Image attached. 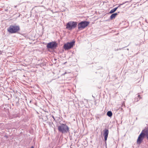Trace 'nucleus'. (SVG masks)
Masks as SVG:
<instances>
[{
    "instance_id": "nucleus-1",
    "label": "nucleus",
    "mask_w": 148,
    "mask_h": 148,
    "mask_svg": "<svg viewBox=\"0 0 148 148\" xmlns=\"http://www.w3.org/2000/svg\"><path fill=\"white\" fill-rule=\"evenodd\" d=\"M145 136H146L147 139L148 140V130L145 129L143 130L141 133L139 135L137 142L138 144H140L143 140Z\"/></svg>"
},
{
    "instance_id": "nucleus-2",
    "label": "nucleus",
    "mask_w": 148,
    "mask_h": 148,
    "mask_svg": "<svg viewBox=\"0 0 148 148\" xmlns=\"http://www.w3.org/2000/svg\"><path fill=\"white\" fill-rule=\"evenodd\" d=\"M20 30V26L16 24L11 25L8 29V31L11 34L17 33Z\"/></svg>"
},
{
    "instance_id": "nucleus-3",
    "label": "nucleus",
    "mask_w": 148,
    "mask_h": 148,
    "mask_svg": "<svg viewBox=\"0 0 148 148\" xmlns=\"http://www.w3.org/2000/svg\"><path fill=\"white\" fill-rule=\"evenodd\" d=\"M58 131L62 133H66L69 131V127L66 124H62L58 127Z\"/></svg>"
},
{
    "instance_id": "nucleus-4",
    "label": "nucleus",
    "mask_w": 148,
    "mask_h": 148,
    "mask_svg": "<svg viewBox=\"0 0 148 148\" xmlns=\"http://www.w3.org/2000/svg\"><path fill=\"white\" fill-rule=\"evenodd\" d=\"M77 22L70 21L66 25V28L69 30H71L72 29L75 28L77 25Z\"/></svg>"
},
{
    "instance_id": "nucleus-5",
    "label": "nucleus",
    "mask_w": 148,
    "mask_h": 148,
    "mask_svg": "<svg viewBox=\"0 0 148 148\" xmlns=\"http://www.w3.org/2000/svg\"><path fill=\"white\" fill-rule=\"evenodd\" d=\"M75 41H73L71 42H68L64 44V47L65 50H68L72 47L75 44Z\"/></svg>"
},
{
    "instance_id": "nucleus-6",
    "label": "nucleus",
    "mask_w": 148,
    "mask_h": 148,
    "mask_svg": "<svg viewBox=\"0 0 148 148\" xmlns=\"http://www.w3.org/2000/svg\"><path fill=\"white\" fill-rule=\"evenodd\" d=\"M57 46V43L55 42H52L48 43L47 45L48 49H53L56 48Z\"/></svg>"
},
{
    "instance_id": "nucleus-7",
    "label": "nucleus",
    "mask_w": 148,
    "mask_h": 148,
    "mask_svg": "<svg viewBox=\"0 0 148 148\" xmlns=\"http://www.w3.org/2000/svg\"><path fill=\"white\" fill-rule=\"evenodd\" d=\"M78 29L79 30H82L86 27L84 25V22L82 21L77 25Z\"/></svg>"
},
{
    "instance_id": "nucleus-8",
    "label": "nucleus",
    "mask_w": 148,
    "mask_h": 148,
    "mask_svg": "<svg viewBox=\"0 0 148 148\" xmlns=\"http://www.w3.org/2000/svg\"><path fill=\"white\" fill-rule=\"evenodd\" d=\"M103 135L104 136V140L105 142H106L107 140L108 134H109V130L108 129H105L103 130Z\"/></svg>"
},
{
    "instance_id": "nucleus-9",
    "label": "nucleus",
    "mask_w": 148,
    "mask_h": 148,
    "mask_svg": "<svg viewBox=\"0 0 148 148\" xmlns=\"http://www.w3.org/2000/svg\"><path fill=\"white\" fill-rule=\"evenodd\" d=\"M117 14L116 13L112 14L110 16V18H115Z\"/></svg>"
},
{
    "instance_id": "nucleus-10",
    "label": "nucleus",
    "mask_w": 148,
    "mask_h": 148,
    "mask_svg": "<svg viewBox=\"0 0 148 148\" xmlns=\"http://www.w3.org/2000/svg\"><path fill=\"white\" fill-rule=\"evenodd\" d=\"M112 113L111 111H108L107 113V115L110 117L112 116Z\"/></svg>"
},
{
    "instance_id": "nucleus-11",
    "label": "nucleus",
    "mask_w": 148,
    "mask_h": 148,
    "mask_svg": "<svg viewBox=\"0 0 148 148\" xmlns=\"http://www.w3.org/2000/svg\"><path fill=\"white\" fill-rule=\"evenodd\" d=\"M117 8H118V7H116V8H114L112 10H111L110 11V13L111 14V13H112L114 12L116 10Z\"/></svg>"
},
{
    "instance_id": "nucleus-12",
    "label": "nucleus",
    "mask_w": 148,
    "mask_h": 148,
    "mask_svg": "<svg viewBox=\"0 0 148 148\" xmlns=\"http://www.w3.org/2000/svg\"><path fill=\"white\" fill-rule=\"evenodd\" d=\"M84 25L86 27H87L89 24V22L86 21H84Z\"/></svg>"
},
{
    "instance_id": "nucleus-13",
    "label": "nucleus",
    "mask_w": 148,
    "mask_h": 148,
    "mask_svg": "<svg viewBox=\"0 0 148 148\" xmlns=\"http://www.w3.org/2000/svg\"><path fill=\"white\" fill-rule=\"evenodd\" d=\"M138 97L139 98V99H140L141 98V97H140V95H138Z\"/></svg>"
},
{
    "instance_id": "nucleus-14",
    "label": "nucleus",
    "mask_w": 148,
    "mask_h": 148,
    "mask_svg": "<svg viewBox=\"0 0 148 148\" xmlns=\"http://www.w3.org/2000/svg\"><path fill=\"white\" fill-rule=\"evenodd\" d=\"M52 118H53V119H54V120H55V118H54V116H52Z\"/></svg>"
},
{
    "instance_id": "nucleus-15",
    "label": "nucleus",
    "mask_w": 148,
    "mask_h": 148,
    "mask_svg": "<svg viewBox=\"0 0 148 148\" xmlns=\"http://www.w3.org/2000/svg\"><path fill=\"white\" fill-rule=\"evenodd\" d=\"M145 21L147 23H148V22H147V19H145Z\"/></svg>"
},
{
    "instance_id": "nucleus-16",
    "label": "nucleus",
    "mask_w": 148,
    "mask_h": 148,
    "mask_svg": "<svg viewBox=\"0 0 148 148\" xmlns=\"http://www.w3.org/2000/svg\"><path fill=\"white\" fill-rule=\"evenodd\" d=\"M66 72H65L64 74L63 75H64L65 74H66Z\"/></svg>"
},
{
    "instance_id": "nucleus-17",
    "label": "nucleus",
    "mask_w": 148,
    "mask_h": 148,
    "mask_svg": "<svg viewBox=\"0 0 148 148\" xmlns=\"http://www.w3.org/2000/svg\"><path fill=\"white\" fill-rule=\"evenodd\" d=\"M30 148H34V147H33V146H32V147H30Z\"/></svg>"
}]
</instances>
